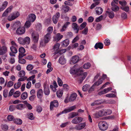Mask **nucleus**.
<instances>
[{
	"label": "nucleus",
	"mask_w": 131,
	"mask_h": 131,
	"mask_svg": "<svg viewBox=\"0 0 131 131\" xmlns=\"http://www.w3.org/2000/svg\"><path fill=\"white\" fill-rule=\"evenodd\" d=\"M51 38V35L49 34H47L44 37V39L40 42V44L42 46H45L46 44L48 43Z\"/></svg>",
	"instance_id": "f257e3e1"
},
{
	"label": "nucleus",
	"mask_w": 131,
	"mask_h": 131,
	"mask_svg": "<svg viewBox=\"0 0 131 131\" xmlns=\"http://www.w3.org/2000/svg\"><path fill=\"white\" fill-rule=\"evenodd\" d=\"M99 127L100 129L102 130H105L108 128V125L105 121H100L99 123Z\"/></svg>",
	"instance_id": "f03ea898"
},
{
	"label": "nucleus",
	"mask_w": 131,
	"mask_h": 131,
	"mask_svg": "<svg viewBox=\"0 0 131 131\" xmlns=\"http://www.w3.org/2000/svg\"><path fill=\"white\" fill-rule=\"evenodd\" d=\"M95 117L96 118H98L99 117H102L106 115L105 109H103L100 111L99 112L94 114Z\"/></svg>",
	"instance_id": "7ed1b4c3"
},
{
	"label": "nucleus",
	"mask_w": 131,
	"mask_h": 131,
	"mask_svg": "<svg viewBox=\"0 0 131 131\" xmlns=\"http://www.w3.org/2000/svg\"><path fill=\"white\" fill-rule=\"evenodd\" d=\"M19 15V14L18 12L12 13L9 16L8 19L9 21H12L17 18Z\"/></svg>",
	"instance_id": "20e7f679"
},
{
	"label": "nucleus",
	"mask_w": 131,
	"mask_h": 131,
	"mask_svg": "<svg viewBox=\"0 0 131 131\" xmlns=\"http://www.w3.org/2000/svg\"><path fill=\"white\" fill-rule=\"evenodd\" d=\"M76 108L75 106L70 107L66 109H64L63 111H62L61 112L57 115V116H58L60 115L63 113H67L70 112L75 109Z\"/></svg>",
	"instance_id": "39448f33"
},
{
	"label": "nucleus",
	"mask_w": 131,
	"mask_h": 131,
	"mask_svg": "<svg viewBox=\"0 0 131 131\" xmlns=\"http://www.w3.org/2000/svg\"><path fill=\"white\" fill-rule=\"evenodd\" d=\"M83 118L80 117H77L74 118L71 121L73 124H77L82 121Z\"/></svg>",
	"instance_id": "423d86ee"
},
{
	"label": "nucleus",
	"mask_w": 131,
	"mask_h": 131,
	"mask_svg": "<svg viewBox=\"0 0 131 131\" xmlns=\"http://www.w3.org/2000/svg\"><path fill=\"white\" fill-rule=\"evenodd\" d=\"M32 40L34 43H37L39 40V35L37 33L33 32L32 34Z\"/></svg>",
	"instance_id": "0eeeda50"
},
{
	"label": "nucleus",
	"mask_w": 131,
	"mask_h": 131,
	"mask_svg": "<svg viewBox=\"0 0 131 131\" xmlns=\"http://www.w3.org/2000/svg\"><path fill=\"white\" fill-rule=\"evenodd\" d=\"M19 52L18 56L19 58H22L26 55V54L24 53L25 52V50L23 47L20 48L19 49Z\"/></svg>",
	"instance_id": "6e6552de"
},
{
	"label": "nucleus",
	"mask_w": 131,
	"mask_h": 131,
	"mask_svg": "<svg viewBox=\"0 0 131 131\" xmlns=\"http://www.w3.org/2000/svg\"><path fill=\"white\" fill-rule=\"evenodd\" d=\"M16 33L18 35H21L24 34L25 32V29L24 27H19L16 30Z\"/></svg>",
	"instance_id": "1a4fd4ad"
},
{
	"label": "nucleus",
	"mask_w": 131,
	"mask_h": 131,
	"mask_svg": "<svg viewBox=\"0 0 131 131\" xmlns=\"http://www.w3.org/2000/svg\"><path fill=\"white\" fill-rule=\"evenodd\" d=\"M59 103L56 100H54L53 101L50 102V109L51 110H52L54 107H57L59 106Z\"/></svg>",
	"instance_id": "9d476101"
},
{
	"label": "nucleus",
	"mask_w": 131,
	"mask_h": 131,
	"mask_svg": "<svg viewBox=\"0 0 131 131\" xmlns=\"http://www.w3.org/2000/svg\"><path fill=\"white\" fill-rule=\"evenodd\" d=\"M60 13L59 12L57 13L56 14L54 15L52 17V20L53 23L55 24H56L60 17Z\"/></svg>",
	"instance_id": "9b49d317"
},
{
	"label": "nucleus",
	"mask_w": 131,
	"mask_h": 131,
	"mask_svg": "<svg viewBox=\"0 0 131 131\" xmlns=\"http://www.w3.org/2000/svg\"><path fill=\"white\" fill-rule=\"evenodd\" d=\"M79 60V57L77 56H74L72 57L71 59V64H74L77 63Z\"/></svg>",
	"instance_id": "f8f14e48"
},
{
	"label": "nucleus",
	"mask_w": 131,
	"mask_h": 131,
	"mask_svg": "<svg viewBox=\"0 0 131 131\" xmlns=\"http://www.w3.org/2000/svg\"><path fill=\"white\" fill-rule=\"evenodd\" d=\"M7 51V48L6 47L3 46L0 48V55H2L6 53Z\"/></svg>",
	"instance_id": "ddd939ff"
},
{
	"label": "nucleus",
	"mask_w": 131,
	"mask_h": 131,
	"mask_svg": "<svg viewBox=\"0 0 131 131\" xmlns=\"http://www.w3.org/2000/svg\"><path fill=\"white\" fill-rule=\"evenodd\" d=\"M111 5L112 6L111 9L112 11L116 12L119 9V7L115 5L114 2H112Z\"/></svg>",
	"instance_id": "4468645a"
},
{
	"label": "nucleus",
	"mask_w": 131,
	"mask_h": 131,
	"mask_svg": "<svg viewBox=\"0 0 131 131\" xmlns=\"http://www.w3.org/2000/svg\"><path fill=\"white\" fill-rule=\"evenodd\" d=\"M43 92L42 89H39L37 91V96L38 98L41 99L43 96Z\"/></svg>",
	"instance_id": "2eb2a0df"
},
{
	"label": "nucleus",
	"mask_w": 131,
	"mask_h": 131,
	"mask_svg": "<svg viewBox=\"0 0 131 131\" xmlns=\"http://www.w3.org/2000/svg\"><path fill=\"white\" fill-rule=\"evenodd\" d=\"M81 72L80 73L78 72V75L79 76H80V77L82 78V80H83L85 77H86L87 75V72H85L83 73V71L81 70Z\"/></svg>",
	"instance_id": "dca6fc26"
},
{
	"label": "nucleus",
	"mask_w": 131,
	"mask_h": 131,
	"mask_svg": "<svg viewBox=\"0 0 131 131\" xmlns=\"http://www.w3.org/2000/svg\"><path fill=\"white\" fill-rule=\"evenodd\" d=\"M13 8V7L12 6H10L2 14V16L4 17L7 15L8 13L11 11Z\"/></svg>",
	"instance_id": "f3484780"
},
{
	"label": "nucleus",
	"mask_w": 131,
	"mask_h": 131,
	"mask_svg": "<svg viewBox=\"0 0 131 131\" xmlns=\"http://www.w3.org/2000/svg\"><path fill=\"white\" fill-rule=\"evenodd\" d=\"M77 95L75 93H74L71 95L69 101L70 102L73 101L75 100L76 98Z\"/></svg>",
	"instance_id": "a211bd4d"
},
{
	"label": "nucleus",
	"mask_w": 131,
	"mask_h": 131,
	"mask_svg": "<svg viewBox=\"0 0 131 131\" xmlns=\"http://www.w3.org/2000/svg\"><path fill=\"white\" fill-rule=\"evenodd\" d=\"M106 14L110 18H113L115 16L114 14L112 11H106Z\"/></svg>",
	"instance_id": "6ab92c4d"
},
{
	"label": "nucleus",
	"mask_w": 131,
	"mask_h": 131,
	"mask_svg": "<svg viewBox=\"0 0 131 131\" xmlns=\"http://www.w3.org/2000/svg\"><path fill=\"white\" fill-rule=\"evenodd\" d=\"M103 47V44L101 42L97 43H96L94 47L96 49H97L98 48L100 49H102Z\"/></svg>",
	"instance_id": "aec40b11"
},
{
	"label": "nucleus",
	"mask_w": 131,
	"mask_h": 131,
	"mask_svg": "<svg viewBox=\"0 0 131 131\" xmlns=\"http://www.w3.org/2000/svg\"><path fill=\"white\" fill-rule=\"evenodd\" d=\"M36 16L34 14H31L29 16V20L32 22H33L35 20Z\"/></svg>",
	"instance_id": "412c9836"
},
{
	"label": "nucleus",
	"mask_w": 131,
	"mask_h": 131,
	"mask_svg": "<svg viewBox=\"0 0 131 131\" xmlns=\"http://www.w3.org/2000/svg\"><path fill=\"white\" fill-rule=\"evenodd\" d=\"M60 46V45L59 43H57L55 44L53 47V49L56 51L54 53L55 54L58 53L59 51V49Z\"/></svg>",
	"instance_id": "4be33fe9"
},
{
	"label": "nucleus",
	"mask_w": 131,
	"mask_h": 131,
	"mask_svg": "<svg viewBox=\"0 0 131 131\" xmlns=\"http://www.w3.org/2000/svg\"><path fill=\"white\" fill-rule=\"evenodd\" d=\"M59 61L61 64H63L66 63V60L63 56H61L59 58Z\"/></svg>",
	"instance_id": "5701e85b"
},
{
	"label": "nucleus",
	"mask_w": 131,
	"mask_h": 131,
	"mask_svg": "<svg viewBox=\"0 0 131 131\" xmlns=\"http://www.w3.org/2000/svg\"><path fill=\"white\" fill-rule=\"evenodd\" d=\"M61 8V9L65 13L68 12L69 10V7L66 5H62Z\"/></svg>",
	"instance_id": "b1692460"
},
{
	"label": "nucleus",
	"mask_w": 131,
	"mask_h": 131,
	"mask_svg": "<svg viewBox=\"0 0 131 131\" xmlns=\"http://www.w3.org/2000/svg\"><path fill=\"white\" fill-rule=\"evenodd\" d=\"M96 14L98 15H100L103 12V9L100 7H96Z\"/></svg>",
	"instance_id": "393cba45"
},
{
	"label": "nucleus",
	"mask_w": 131,
	"mask_h": 131,
	"mask_svg": "<svg viewBox=\"0 0 131 131\" xmlns=\"http://www.w3.org/2000/svg\"><path fill=\"white\" fill-rule=\"evenodd\" d=\"M8 4L7 1H5L3 4L2 7L0 8V12L3 11L6 7Z\"/></svg>",
	"instance_id": "a878e982"
},
{
	"label": "nucleus",
	"mask_w": 131,
	"mask_h": 131,
	"mask_svg": "<svg viewBox=\"0 0 131 131\" xmlns=\"http://www.w3.org/2000/svg\"><path fill=\"white\" fill-rule=\"evenodd\" d=\"M69 40L68 39H66L64 40L62 42V46L66 47L69 44Z\"/></svg>",
	"instance_id": "bb28decb"
},
{
	"label": "nucleus",
	"mask_w": 131,
	"mask_h": 131,
	"mask_svg": "<svg viewBox=\"0 0 131 131\" xmlns=\"http://www.w3.org/2000/svg\"><path fill=\"white\" fill-rule=\"evenodd\" d=\"M72 27L74 29L76 30V33H78L79 32V26H78L77 24L75 23H73L72 25Z\"/></svg>",
	"instance_id": "cd10ccee"
},
{
	"label": "nucleus",
	"mask_w": 131,
	"mask_h": 131,
	"mask_svg": "<svg viewBox=\"0 0 131 131\" xmlns=\"http://www.w3.org/2000/svg\"><path fill=\"white\" fill-rule=\"evenodd\" d=\"M15 107L18 110H21L25 107V106L22 104H19L17 105Z\"/></svg>",
	"instance_id": "c85d7f7f"
},
{
	"label": "nucleus",
	"mask_w": 131,
	"mask_h": 131,
	"mask_svg": "<svg viewBox=\"0 0 131 131\" xmlns=\"http://www.w3.org/2000/svg\"><path fill=\"white\" fill-rule=\"evenodd\" d=\"M63 93V92L62 90H59L57 92V95L59 98H60L62 96Z\"/></svg>",
	"instance_id": "c756f323"
},
{
	"label": "nucleus",
	"mask_w": 131,
	"mask_h": 131,
	"mask_svg": "<svg viewBox=\"0 0 131 131\" xmlns=\"http://www.w3.org/2000/svg\"><path fill=\"white\" fill-rule=\"evenodd\" d=\"M24 44H29L30 42V39L29 37H27L24 38Z\"/></svg>",
	"instance_id": "7c9ffc66"
},
{
	"label": "nucleus",
	"mask_w": 131,
	"mask_h": 131,
	"mask_svg": "<svg viewBox=\"0 0 131 131\" xmlns=\"http://www.w3.org/2000/svg\"><path fill=\"white\" fill-rule=\"evenodd\" d=\"M13 121L14 123L18 124L21 125L22 123V120L20 119H16L13 120Z\"/></svg>",
	"instance_id": "2f4dec72"
},
{
	"label": "nucleus",
	"mask_w": 131,
	"mask_h": 131,
	"mask_svg": "<svg viewBox=\"0 0 131 131\" xmlns=\"http://www.w3.org/2000/svg\"><path fill=\"white\" fill-rule=\"evenodd\" d=\"M10 49L11 52L14 53H16L17 52V50L16 47L11 46L10 48Z\"/></svg>",
	"instance_id": "473e14b6"
},
{
	"label": "nucleus",
	"mask_w": 131,
	"mask_h": 131,
	"mask_svg": "<svg viewBox=\"0 0 131 131\" xmlns=\"http://www.w3.org/2000/svg\"><path fill=\"white\" fill-rule=\"evenodd\" d=\"M101 104L100 100H97L95 101L94 102L91 104V106H94L96 105H99Z\"/></svg>",
	"instance_id": "72a5a7b5"
},
{
	"label": "nucleus",
	"mask_w": 131,
	"mask_h": 131,
	"mask_svg": "<svg viewBox=\"0 0 131 131\" xmlns=\"http://www.w3.org/2000/svg\"><path fill=\"white\" fill-rule=\"evenodd\" d=\"M25 71L23 70H21L19 72L18 76L20 77H23L25 76Z\"/></svg>",
	"instance_id": "f704fd0d"
},
{
	"label": "nucleus",
	"mask_w": 131,
	"mask_h": 131,
	"mask_svg": "<svg viewBox=\"0 0 131 131\" xmlns=\"http://www.w3.org/2000/svg\"><path fill=\"white\" fill-rule=\"evenodd\" d=\"M121 9L123 10L128 12L129 10V7L127 6H122L120 7Z\"/></svg>",
	"instance_id": "c9c22d12"
},
{
	"label": "nucleus",
	"mask_w": 131,
	"mask_h": 131,
	"mask_svg": "<svg viewBox=\"0 0 131 131\" xmlns=\"http://www.w3.org/2000/svg\"><path fill=\"white\" fill-rule=\"evenodd\" d=\"M27 116L28 118L30 120H32L34 118V117L32 113H28Z\"/></svg>",
	"instance_id": "e433bc0d"
},
{
	"label": "nucleus",
	"mask_w": 131,
	"mask_h": 131,
	"mask_svg": "<svg viewBox=\"0 0 131 131\" xmlns=\"http://www.w3.org/2000/svg\"><path fill=\"white\" fill-rule=\"evenodd\" d=\"M21 97L23 100L25 99L27 97V93L26 92L23 93L21 95Z\"/></svg>",
	"instance_id": "4c0bfd02"
},
{
	"label": "nucleus",
	"mask_w": 131,
	"mask_h": 131,
	"mask_svg": "<svg viewBox=\"0 0 131 131\" xmlns=\"http://www.w3.org/2000/svg\"><path fill=\"white\" fill-rule=\"evenodd\" d=\"M53 28L52 27H49L47 29V31L48 33L47 34H49L51 35V34L53 31Z\"/></svg>",
	"instance_id": "58836bf2"
},
{
	"label": "nucleus",
	"mask_w": 131,
	"mask_h": 131,
	"mask_svg": "<svg viewBox=\"0 0 131 131\" xmlns=\"http://www.w3.org/2000/svg\"><path fill=\"white\" fill-rule=\"evenodd\" d=\"M86 22H83L80 26L79 29L80 30H82L86 26Z\"/></svg>",
	"instance_id": "ea45409f"
},
{
	"label": "nucleus",
	"mask_w": 131,
	"mask_h": 131,
	"mask_svg": "<svg viewBox=\"0 0 131 131\" xmlns=\"http://www.w3.org/2000/svg\"><path fill=\"white\" fill-rule=\"evenodd\" d=\"M102 83V81L101 79H99L98 81L96 82L94 84V85L95 86H98L101 84Z\"/></svg>",
	"instance_id": "a19ab883"
},
{
	"label": "nucleus",
	"mask_w": 131,
	"mask_h": 131,
	"mask_svg": "<svg viewBox=\"0 0 131 131\" xmlns=\"http://www.w3.org/2000/svg\"><path fill=\"white\" fill-rule=\"evenodd\" d=\"M63 37V36L62 35H61L60 33H58L56 35V37L57 39H55V40L58 41L61 39Z\"/></svg>",
	"instance_id": "79ce46f5"
},
{
	"label": "nucleus",
	"mask_w": 131,
	"mask_h": 131,
	"mask_svg": "<svg viewBox=\"0 0 131 131\" xmlns=\"http://www.w3.org/2000/svg\"><path fill=\"white\" fill-rule=\"evenodd\" d=\"M21 84V83L20 82H18L17 83H15L14 85V88L15 89H17L19 88Z\"/></svg>",
	"instance_id": "37998d69"
},
{
	"label": "nucleus",
	"mask_w": 131,
	"mask_h": 131,
	"mask_svg": "<svg viewBox=\"0 0 131 131\" xmlns=\"http://www.w3.org/2000/svg\"><path fill=\"white\" fill-rule=\"evenodd\" d=\"M90 86L89 85L86 84L83 86L82 90L83 91H85Z\"/></svg>",
	"instance_id": "c03bdc74"
},
{
	"label": "nucleus",
	"mask_w": 131,
	"mask_h": 131,
	"mask_svg": "<svg viewBox=\"0 0 131 131\" xmlns=\"http://www.w3.org/2000/svg\"><path fill=\"white\" fill-rule=\"evenodd\" d=\"M20 94V92L18 91H16L13 94V96L15 97H19Z\"/></svg>",
	"instance_id": "a18cd8bd"
},
{
	"label": "nucleus",
	"mask_w": 131,
	"mask_h": 131,
	"mask_svg": "<svg viewBox=\"0 0 131 131\" xmlns=\"http://www.w3.org/2000/svg\"><path fill=\"white\" fill-rule=\"evenodd\" d=\"M71 118H73V117L78 115V113L75 112H73L70 114Z\"/></svg>",
	"instance_id": "49530a36"
},
{
	"label": "nucleus",
	"mask_w": 131,
	"mask_h": 131,
	"mask_svg": "<svg viewBox=\"0 0 131 131\" xmlns=\"http://www.w3.org/2000/svg\"><path fill=\"white\" fill-rule=\"evenodd\" d=\"M91 66V64L90 63H88L84 64L83 68L85 69H89Z\"/></svg>",
	"instance_id": "de8ad7c7"
},
{
	"label": "nucleus",
	"mask_w": 131,
	"mask_h": 131,
	"mask_svg": "<svg viewBox=\"0 0 131 131\" xmlns=\"http://www.w3.org/2000/svg\"><path fill=\"white\" fill-rule=\"evenodd\" d=\"M18 41L19 43L21 44L25 45L24 38L20 37L18 39Z\"/></svg>",
	"instance_id": "09e8293b"
},
{
	"label": "nucleus",
	"mask_w": 131,
	"mask_h": 131,
	"mask_svg": "<svg viewBox=\"0 0 131 131\" xmlns=\"http://www.w3.org/2000/svg\"><path fill=\"white\" fill-rule=\"evenodd\" d=\"M44 93L45 95H48L50 93V90L48 88H45L44 89Z\"/></svg>",
	"instance_id": "8fccbe9b"
},
{
	"label": "nucleus",
	"mask_w": 131,
	"mask_h": 131,
	"mask_svg": "<svg viewBox=\"0 0 131 131\" xmlns=\"http://www.w3.org/2000/svg\"><path fill=\"white\" fill-rule=\"evenodd\" d=\"M104 43L106 46L109 45L110 44V40L108 39H106L104 41Z\"/></svg>",
	"instance_id": "3c124183"
},
{
	"label": "nucleus",
	"mask_w": 131,
	"mask_h": 131,
	"mask_svg": "<svg viewBox=\"0 0 131 131\" xmlns=\"http://www.w3.org/2000/svg\"><path fill=\"white\" fill-rule=\"evenodd\" d=\"M31 24L30 21L28 20L26 21L25 25L26 27L28 28L30 26Z\"/></svg>",
	"instance_id": "603ef678"
},
{
	"label": "nucleus",
	"mask_w": 131,
	"mask_h": 131,
	"mask_svg": "<svg viewBox=\"0 0 131 131\" xmlns=\"http://www.w3.org/2000/svg\"><path fill=\"white\" fill-rule=\"evenodd\" d=\"M88 31V29L87 27H85L84 30L82 31V34L85 35H86Z\"/></svg>",
	"instance_id": "864d4df0"
},
{
	"label": "nucleus",
	"mask_w": 131,
	"mask_h": 131,
	"mask_svg": "<svg viewBox=\"0 0 131 131\" xmlns=\"http://www.w3.org/2000/svg\"><path fill=\"white\" fill-rule=\"evenodd\" d=\"M106 96L109 97H115L116 95L113 93H110L106 94Z\"/></svg>",
	"instance_id": "5fc2aeb1"
},
{
	"label": "nucleus",
	"mask_w": 131,
	"mask_h": 131,
	"mask_svg": "<svg viewBox=\"0 0 131 131\" xmlns=\"http://www.w3.org/2000/svg\"><path fill=\"white\" fill-rule=\"evenodd\" d=\"M33 68L32 65L31 64H29L28 65L27 67V69L28 71H30L32 70Z\"/></svg>",
	"instance_id": "6e6d98bb"
},
{
	"label": "nucleus",
	"mask_w": 131,
	"mask_h": 131,
	"mask_svg": "<svg viewBox=\"0 0 131 131\" xmlns=\"http://www.w3.org/2000/svg\"><path fill=\"white\" fill-rule=\"evenodd\" d=\"M8 91L7 90H5L3 92V96L4 97L6 98V97L8 95Z\"/></svg>",
	"instance_id": "4d7b16f0"
},
{
	"label": "nucleus",
	"mask_w": 131,
	"mask_h": 131,
	"mask_svg": "<svg viewBox=\"0 0 131 131\" xmlns=\"http://www.w3.org/2000/svg\"><path fill=\"white\" fill-rule=\"evenodd\" d=\"M18 61L20 63L23 64H25L26 62L25 60L23 59H20Z\"/></svg>",
	"instance_id": "13d9d810"
},
{
	"label": "nucleus",
	"mask_w": 131,
	"mask_h": 131,
	"mask_svg": "<svg viewBox=\"0 0 131 131\" xmlns=\"http://www.w3.org/2000/svg\"><path fill=\"white\" fill-rule=\"evenodd\" d=\"M37 111L38 112H40L42 110V108L40 106H38L36 107Z\"/></svg>",
	"instance_id": "bf43d9fd"
},
{
	"label": "nucleus",
	"mask_w": 131,
	"mask_h": 131,
	"mask_svg": "<svg viewBox=\"0 0 131 131\" xmlns=\"http://www.w3.org/2000/svg\"><path fill=\"white\" fill-rule=\"evenodd\" d=\"M58 82L59 85L60 86H61L62 84V82L61 80L59 78H58Z\"/></svg>",
	"instance_id": "052dcab7"
},
{
	"label": "nucleus",
	"mask_w": 131,
	"mask_h": 131,
	"mask_svg": "<svg viewBox=\"0 0 131 131\" xmlns=\"http://www.w3.org/2000/svg\"><path fill=\"white\" fill-rule=\"evenodd\" d=\"M121 17L123 19H126L127 18V16L125 12L122 13L121 15Z\"/></svg>",
	"instance_id": "680f3d73"
},
{
	"label": "nucleus",
	"mask_w": 131,
	"mask_h": 131,
	"mask_svg": "<svg viewBox=\"0 0 131 131\" xmlns=\"http://www.w3.org/2000/svg\"><path fill=\"white\" fill-rule=\"evenodd\" d=\"M70 73L71 74H74L76 73L77 72V70L75 69H74L73 68H72L70 70Z\"/></svg>",
	"instance_id": "e2e57ef3"
},
{
	"label": "nucleus",
	"mask_w": 131,
	"mask_h": 131,
	"mask_svg": "<svg viewBox=\"0 0 131 131\" xmlns=\"http://www.w3.org/2000/svg\"><path fill=\"white\" fill-rule=\"evenodd\" d=\"M95 86L94 85V84H93L92 86L90 88L89 91V93H91L94 90V89L95 88Z\"/></svg>",
	"instance_id": "0e129e2a"
},
{
	"label": "nucleus",
	"mask_w": 131,
	"mask_h": 131,
	"mask_svg": "<svg viewBox=\"0 0 131 131\" xmlns=\"http://www.w3.org/2000/svg\"><path fill=\"white\" fill-rule=\"evenodd\" d=\"M79 45V44L77 43H75L73 44L71 46V47L73 49L77 47Z\"/></svg>",
	"instance_id": "69168bd1"
},
{
	"label": "nucleus",
	"mask_w": 131,
	"mask_h": 131,
	"mask_svg": "<svg viewBox=\"0 0 131 131\" xmlns=\"http://www.w3.org/2000/svg\"><path fill=\"white\" fill-rule=\"evenodd\" d=\"M80 127L81 129L83 128L86 126V124L85 123H81L80 124Z\"/></svg>",
	"instance_id": "338daca9"
},
{
	"label": "nucleus",
	"mask_w": 131,
	"mask_h": 131,
	"mask_svg": "<svg viewBox=\"0 0 131 131\" xmlns=\"http://www.w3.org/2000/svg\"><path fill=\"white\" fill-rule=\"evenodd\" d=\"M14 117L11 115H9L7 117V119L9 121H11L14 119Z\"/></svg>",
	"instance_id": "774afa93"
}]
</instances>
